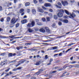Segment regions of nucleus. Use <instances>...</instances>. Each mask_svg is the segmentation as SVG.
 <instances>
[{"mask_svg": "<svg viewBox=\"0 0 79 79\" xmlns=\"http://www.w3.org/2000/svg\"><path fill=\"white\" fill-rule=\"evenodd\" d=\"M59 11L60 12L58 13V14H57V16L59 18H61L62 17V16H63V14L62 13H64V11L63 10L61 9L60 10H59Z\"/></svg>", "mask_w": 79, "mask_h": 79, "instance_id": "1", "label": "nucleus"}, {"mask_svg": "<svg viewBox=\"0 0 79 79\" xmlns=\"http://www.w3.org/2000/svg\"><path fill=\"white\" fill-rule=\"evenodd\" d=\"M16 20V18H15L14 17L10 21V23L11 24V25H13L12 26H10V27H14V25L16 23V21L15 20Z\"/></svg>", "mask_w": 79, "mask_h": 79, "instance_id": "2", "label": "nucleus"}, {"mask_svg": "<svg viewBox=\"0 0 79 79\" xmlns=\"http://www.w3.org/2000/svg\"><path fill=\"white\" fill-rule=\"evenodd\" d=\"M61 3L63 6H66L68 5V2L67 1H61Z\"/></svg>", "mask_w": 79, "mask_h": 79, "instance_id": "3", "label": "nucleus"}, {"mask_svg": "<svg viewBox=\"0 0 79 79\" xmlns=\"http://www.w3.org/2000/svg\"><path fill=\"white\" fill-rule=\"evenodd\" d=\"M57 5H56V6L57 7V8H59L61 9V6H62V5L61 4V3L60 2H58L57 3Z\"/></svg>", "mask_w": 79, "mask_h": 79, "instance_id": "4", "label": "nucleus"}, {"mask_svg": "<svg viewBox=\"0 0 79 79\" xmlns=\"http://www.w3.org/2000/svg\"><path fill=\"white\" fill-rule=\"evenodd\" d=\"M43 71V69H40V70L39 72H38L35 73V76H36L37 75H39V74H40V73H41V72H42V71Z\"/></svg>", "mask_w": 79, "mask_h": 79, "instance_id": "5", "label": "nucleus"}, {"mask_svg": "<svg viewBox=\"0 0 79 79\" xmlns=\"http://www.w3.org/2000/svg\"><path fill=\"white\" fill-rule=\"evenodd\" d=\"M42 63V61H40L37 62H36V63L35 64V65L36 66H39V65H40V64Z\"/></svg>", "mask_w": 79, "mask_h": 79, "instance_id": "6", "label": "nucleus"}, {"mask_svg": "<svg viewBox=\"0 0 79 79\" xmlns=\"http://www.w3.org/2000/svg\"><path fill=\"white\" fill-rule=\"evenodd\" d=\"M44 29L46 30V31L47 32H50V30L48 27H45Z\"/></svg>", "mask_w": 79, "mask_h": 79, "instance_id": "7", "label": "nucleus"}, {"mask_svg": "<svg viewBox=\"0 0 79 79\" xmlns=\"http://www.w3.org/2000/svg\"><path fill=\"white\" fill-rule=\"evenodd\" d=\"M27 20V19H24L21 21V23L22 24H25V23H26Z\"/></svg>", "mask_w": 79, "mask_h": 79, "instance_id": "8", "label": "nucleus"}, {"mask_svg": "<svg viewBox=\"0 0 79 79\" xmlns=\"http://www.w3.org/2000/svg\"><path fill=\"white\" fill-rule=\"evenodd\" d=\"M38 10L39 12L42 13H44V10L42 9H40V8L39 7L38 8Z\"/></svg>", "mask_w": 79, "mask_h": 79, "instance_id": "9", "label": "nucleus"}, {"mask_svg": "<svg viewBox=\"0 0 79 79\" xmlns=\"http://www.w3.org/2000/svg\"><path fill=\"white\" fill-rule=\"evenodd\" d=\"M6 62H7V60H5V61H4L1 62V64L2 66L5 65V64H6V63H6Z\"/></svg>", "mask_w": 79, "mask_h": 79, "instance_id": "10", "label": "nucleus"}, {"mask_svg": "<svg viewBox=\"0 0 79 79\" xmlns=\"http://www.w3.org/2000/svg\"><path fill=\"white\" fill-rule=\"evenodd\" d=\"M31 24V27H34L35 25V22H34V21H32Z\"/></svg>", "mask_w": 79, "mask_h": 79, "instance_id": "11", "label": "nucleus"}, {"mask_svg": "<svg viewBox=\"0 0 79 79\" xmlns=\"http://www.w3.org/2000/svg\"><path fill=\"white\" fill-rule=\"evenodd\" d=\"M44 6H45L47 7L48 6H51V5L50 3H46L44 4Z\"/></svg>", "mask_w": 79, "mask_h": 79, "instance_id": "12", "label": "nucleus"}, {"mask_svg": "<svg viewBox=\"0 0 79 79\" xmlns=\"http://www.w3.org/2000/svg\"><path fill=\"white\" fill-rule=\"evenodd\" d=\"M70 16L72 17L73 18H74L75 17H76V15H75V14L73 13L72 14H70Z\"/></svg>", "mask_w": 79, "mask_h": 79, "instance_id": "13", "label": "nucleus"}, {"mask_svg": "<svg viewBox=\"0 0 79 79\" xmlns=\"http://www.w3.org/2000/svg\"><path fill=\"white\" fill-rule=\"evenodd\" d=\"M0 38H1V39H8V37L3 36L2 35H0Z\"/></svg>", "mask_w": 79, "mask_h": 79, "instance_id": "14", "label": "nucleus"}, {"mask_svg": "<svg viewBox=\"0 0 79 79\" xmlns=\"http://www.w3.org/2000/svg\"><path fill=\"white\" fill-rule=\"evenodd\" d=\"M40 32H45V30L43 28L40 29Z\"/></svg>", "mask_w": 79, "mask_h": 79, "instance_id": "15", "label": "nucleus"}, {"mask_svg": "<svg viewBox=\"0 0 79 79\" xmlns=\"http://www.w3.org/2000/svg\"><path fill=\"white\" fill-rule=\"evenodd\" d=\"M30 5V3L29 2H27L25 3V6L26 7H27V6H29Z\"/></svg>", "mask_w": 79, "mask_h": 79, "instance_id": "16", "label": "nucleus"}, {"mask_svg": "<svg viewBox=\"0 0 79 79\" xmlns=\"http://www.w3.org/2000/svg\"><path fill=\"white\" fill-rule=\"evenodd\" d=\"M52 27L53 28H56V26L55 23H54L52 25Z\"/></svg>", "mask_w": 79, "mask_h": 79, "instance_id": "17", "label": "nucleus"}, {"mask_svg": "<svg viewBox=\"0 0 79 79\" xmlns=\"http://www.w3.org/2000/svg\"><path fill=\"white\" fill-rule=\"evenodd\" d=\"M7 6L9 7L10 6V5H11V3L8 2L7 3Z\"/></svg>", "mask_w": 79, "mask_h": 79, "instance_id": "18", "label": "nucleus"}, {"mask_svg": "<svg viewBox=\"0 0 79 79\" xmlns=\"http://www.w3.org/2000/svg\"><path fill=\"white\" fill-rule=\"evenodd\" d=\"M32 13L33 14H36V10L35 9H33L32 10Z\"/></svg>", "mask_w": 79, "mask_h": 79, "instance_id": "19", "label": "nucleus"}, {"mask_svg": "<svg viewBox=\"0 0 79 79\" xmlns=\"http://www.w3.org/2000/svg\"><path fill=\"white\" fill-rule=\"evenodd\" d=\"M31 23H29L27 24V27H31Z\"/></svg>", "mask_w": 79, "mask_h": 79, "instance_id": "20", "label": "nucleus"}, {"mask_svg": "<svg viewBox=\"0 0 79 79\" xmlns=\"http://www.w3.org/2000/svg\"><path fill=\"white\" fill-rule=\"evenodd\" d=\"M63 22L64 23H68V20L66 19L63 20Z\"/></svg>", "mask_w": 79, "mask_h": 79, "instance_id": "21", "label": "nucleus"}, {"mask_svg": "<svg viewBox=\"0 0 79 79\" xmlns=\"http://www.w3.org/2000/svg\"><path fill=\"white\" fill-rule=\"evenodd\" d=\"M74 65H70L68 66V67H69V68H74Z\"/></svg>", "mask_w": 79, "mask_h": 79, "instance_id": "22", "label": "nucleus"}, {"mask_svg": "<svg viewBox=\"0 0 79 79\" xmlns=\"http://www.w3.org/2000/svg\"><path fill=\"white\" fill-rule=\"evenodd\" d=\"M37 24L38 25V26H42V23L41 22H38L37 23Z\"/></svg>", "mask_w": 79, "mask_h": 79, "instance_id": "23", "label": "nucleus"}, {"mask_svg": "<svg viewBox=\"0 0 79 79\" xmlns=\"http://www.w3.org/2000/svg\"><path fill=\"white\" fill-rule=\"evenodd\" d=\"M13 56V53H9L8 54V57H10Z\"/></svg>", "mask_w": 79, "mask_h": 79, "instance_id": "24", "label": "nucleus"}, {"mask_svg": "<svg viewBox=\"0 0 79 79\" xmlns=\"http://www.w3.org/2000/svg\"><path fill=\"white\" fill-rule=\"evenodd\" d=\"M54 18L55 19H58V17L56 15H55L54 16Z\"/></svg>", "mask_w": 79, "mask_h": 79, "instance_id": "25", "label": "nucleus"}, {"mask_svg": "<svg viewBox=\"0 0 79 79\" xmlns=\"http://www.w3.org/2000/svg\"><path fill=\"white\" fill-rule=\"evenodd\" d=\"M24 11V9H20V13H23V12Z\"/></svg>", "mask_w": 79, "mask_h": 79, "instance_id": "26", "label": "nucleus"}, {"mask_svg": "<svg viewBox=\"0 0 79 79\" xmlns=\"http://www.w3.org/2000/svg\"><path fill=\"white\" fill-rule=\"evenodd\" d=\"M68 64H67L66 65H65L63 67V69H65L66 68H67V67H68Z\"/></svg>", "mask_w": 79, "mask_h": 79, "instance_id": "27", "label": "nucleus"}, {"mask_svg": "<svg viewBox=\"0 0 79 79\" xmlns=\"http://www.w3.org/2000/svg\"><path fill=\"white\" fill-rule=\"evenodd\" d=\"M65 11L66 14H67L68 15H69V12H68V10H65Z\"/></svg>", "mask_w": 79, "mask_h": 79, "instance_id": "28", "label": "nucleus"}, {"mask_svg": "<svg viewBox=\"0 0 79 79\" xmlns=\"http://www.w3.org/2000/svg\"><path fill=\"white\" fill-rule=\"evenodd\" d=\"M28 31L29 32H32V29H31L30 28H29L28 29Z\"/></svg>", "mask_w": 79, "mask_h": 79, "instance_id": "29", "label": "nucleus"}, {"mask_svg": "<svg viewBox=\"0 0 79 79\" xmlns=\"http://www.w3.org/2000/svg\"><path fill=\"white\" fill-rule=\"evenodd\" d=\"M25 61H26V60H22L21 61H20V62H21V63H20V64H21V63H24V62H25Z\"/></svg>", "mask_w": 79, "mask_h": 79, "instance_id": "30", "label": "nucleus"}, {"mask_svg": "<svg viewBox=\"0 0 79 79\" xmlns=\"http://www.w3.org/2000/svg\"><path fill=\"white\" fill-rule=\"evenodd\" d=\"M10 17H7V21H8V22H9V21H10Z\"/></svg>", "mask_w": 79, "mask_h": 79, "instance_id": "31", "label": "nucleus"}, {"mask_svg": "<svg viewBox=\"0 0 79 79\" xmlns=\"http://www.w3.org/2000/svg\"><path fill=\"white\" fill-rule=\"evenodd\" d=\"M19 23H17L16 25H15V27H16L17 28V27H19Z\"/></svg>", "mask_w": 79, "mask_h": 79, "instance_id": "32", "label": "nucleus"}, {"mask_svg": "<svg viewBox=\"0 0 79 79\" xmlns=\"http://www.w3.org/2000/svg\"><path fill=\"white\" fill-rule=\"evenodd\" d=\"M46 19L47 20V21H50V17H47L46 18Z\"/></svg>", "mask_w": 79, "mask_h": 79, "instance_id": "33", "label": "nucleus"}, {"mask_svg": "<svg viewBox=\"0 0 79 79\" xmlns=\"http://www.w3.org/2000/svg\"><path fill=\"white\" fill-rule=\"evenodd\" d=\"M6 55V53H1V54H0V56H4V55Z\"/></svg>", "mask_w": 79, "mask_h": 79, "instance_id": "34", "label": "nucleus"}, {"mask_svg": "<svg viewBox=\"0 0 79 79\" xmlns=\"http://www.w3.org/2000/svg\"><path fill=\"white\" fill-rule=\"evenodd\" d=\"M19 48H20V50H23V46H19Z\"/></svg>", "mask_w": 79, "mask_h": 79, "instance_id": "35", "label": "nucleus"}, {"mask_svg": "<svg viewBox=\"0 0 79 79\" xmlns=\"http://www.w3.org/2000/svg\"><path fill=\"white\" fill-rule=\"evenodd\" d=\"M76 63V61H73L70 62V64H75V63Z\"/></svg>", "mask_w": 79, "mask_h": 79, "instance_id": "36", "label": "nucleus"}, {"mask_svg": "<svg viewBox=\"0 0 79 79\" xmlns=\"http://www.w3.org/2000/svg\"><path fill=\"white\" fill-rule=\"evenodd\" d=\"M64 36H66V35H63L62 36H59V37H57V38H61V37H64Z\"/></svg>", "mask_w": 79, "mask_h": 79, "instance_id": "37", "label": "nucleus"}, {"mask_svg": "<svg viewBox=\"0 0 79 79\" xmlns=\"http://www.w3.org/2000/svg\"><path fill=\"white\" fill-rule=\"evenodd\" d=\"M74 67H75V68H78L79 67V65L74 64Z\"/></svg>", "mask_w": 79, "mask_h": 79, "instance_id": "38", "label": "nucleus"}, {"mask_svg": "<svg viewBox=\"0 0 79 79\" xmlns=\"http://www.w3.org/2000/svg\"><path fill=\"white\" fill-rule=\"evenodd\" d=\"M15 35H12V36H9V37L11 38V39H13L14 37H15Z\"/></svg>", "mask_w": 79, "mask_h": 79, "instance_id": "39", "label": "nucleus"}, {"mask_svg": "<svg viewBox=\"0 0 79 79\" xmlns=\"http://www.w3.org/2000/svg\"><path fill=\"white\" fill-rule=\"evenodd\" d=\"M45 60H47V59H48V56L47 55H46L45 56Z\"/></svg>", "mask_w": 79, "mask_h": 79, "instance_id": "40", "label": "nucleus"}, {"mask_svg": "<svg viewBox=\"0 0 79 79\" xmlns=\"http://www.w3.org/2000/svg\"><path fill=\"white\" fill-rule=\"evenodd\" d=\"M10 68H9L6 70H5V72H8L9 71V70H10Z\"/></svg>", "mask_w": 79, "mask_h": 79, "instance_id": "41", "label": "nucleus"}, {"mask_svg": "<svg viewBox=\"0 0 79 79\" xmlns=\"http://www.w3.org/2000/svg\"><path fill=\"white\" fill-rule=\"evenodd\" d=\"M52 48L53 50H56V49H57V47H52Z\"/></svg>", "mask_w": 79, "mask_h": 79, "instance_id": "42", "label": "nucleus"}, {"mask_svg": "<svg viewBox=\"0 0 79 79\" xmlns=\"http://www.w3.org/2000/svg\"><path fill=\"white\" fill-rule=\"evenodd\" d=\"M58 24L59 26H61V25L62 24V23H61V22H58Z\"/></svg>", "mask_w": 79, "mask_h": 79, "instance_id": "43", "label": "nucleus"}, {"mask_svg": "<svg viewBox=\"0 0 79 79\" xmlns=\"http://www.w3.org/2000/svg\"><path fill=\"white\" fill-rule=\"evenodd\" d=\"M42 44H43V45H50V44L48 43H42Z\"/></svg>", "mask_w": 79, "mask_h": 79, "instance_id": "44", "label": "nucleus"}, {"mask_svg": "<svg viewBox=\"0 0 79 79\" xmlns=\"http://www.w3.org/2000/svg\"><path fill=\"white\" fill-rule=\"evenodd\" d=\"M23 36H21L20 37H14V39H19V38H22Z\"/></svg>", "mask_w": 79, "mask_h": 79, "instance_id": "45", "label": "nucleus"}, {"mask_svg": "<svg viewBox=\"0 0 79 79\" xmlns=\"http://www.w3.org/2000/svg\"><path fill=\"white\" fill-rule=\"evenodd\" d=\"M59 20L60 21H62L63 22V19H59Z\"/></svg>", "mask_w": 79, "mask_h": 79, "instance_id": "46", "label": "nucleus"}, {"mask_svg": "<svg viewBox=\"0 0 79 79\" xmlns=\"http://www.w3.org/2000/svg\"><path fill=\"white\" fill-rule=\"evenodd\" d=\"M27 13H29L30 12V9H27Z\"/></svg>", "mask_w": 79, "mask_h": 79, "instance_id": "47", "label": "nucleus"}, {"mask_svg": "<svg viewBox=\"0 0 79 79\" xmlns=\"http://www.w3.org/2000/svg\"><path fill=\"white\" fill-rule=\"evenodd\" d=\"M52 61H53V59H52V58H51V59H50L49 62H50V63H51V62H52Z\"/></svg>", "mask_w": 79, "mask_h": 79, "instance_id": "48", "label": "nucleus"}, {"mask_svg": "<svg viewBox=\"0 0 79 79\" xmlns=\"http://www.w3.org/2000/svg\"><path fill=\"white\" fill-rule=\"evenodd\" d=\"M42 20L44 22H45V18H42Z\"/></svg>", "mask_w": 79, "mask_h": 79, "instance_id": "49", "label": "nucleus"}, {"mask_svg": "<svg viewBox=\"0 0 79 79\" xmlns=\"http://www.w3.org/2000/svg\"><path fill=\"white\" fill-rule=\"evenodd\" d=\"M49 16H50V17H51V18H52V14H49Z\"/></svg>", "mask_w": 79, "mask_h": 79, "instance_id": "50", "label": "nucleus"}, {"mask_svg": "<svg viewBox=\"0 0 79 79\" xmlns=\"http://www.w3.org/2000/svg\"><path fill=\"white\" fill-rule=\"evenodd\" d=\"M16 49H17V50H20L19 47H16Z\"/></svg>", "mask_w": 79, "mask_h": 79, "instance_id": "51", "label": "nucleus"}, {"mask_svg": "<svg viewBox=\"0 0 79 79\" xmlns=\"http://www.w3.org/2000/svg\"><path fill=\"white\" fill-rule=\"evenodd\" d=\"M3 10L2 9V6H0V11H2Z\"/></svg>", "mask_w": 79, "mask_h": 79, "instance_id": "52", "label": "nucleus"}, {"mask_svg": "<svg viewBox=\"0 0 79 79\" xmlns=\"http://www.w3.org/2000/svg\"><path fill=\"white\" fill-rule=\"evenodd\" d=\"M20 64H21V63H19L18 64L15 65L16 67H18V66H19V65H20Z\"/></svg>", "mask_w": 79, "mask_h": 79, "instance_id": "53", "label": "nucleus"}, {"mask_svg": "<svg viewBox=\"0 0 79 79\" xmlns=\"http://www.w3.org/2000/svg\"><path fill=\"white\" fill-rule=\"evenodd\" d=\"M71 49H72V48L69 49L67 51H66V52H69V51L70 50H71Z\"/></svg>", "mask_w": 79, "mask_h": 79, "instance_id": "54", "label": "nucleus"}, {"mask_svg": "<svg viewBox=\"0 0 79 79\" xmlns=\"http://www.w3.org/2000/svg\"><path fill=\"white\" fill-rule=\"evenodd\" d=\"M16 60H13L12 61L10 62V63H16Z\"/></svg>", "mask_w": 79, "mask_h": 79, "instance_id": "55", "label": "nucleus"}, {"mask_svg": "<svg viewBox=\"0 0 79 79\" xmlns=\"http://www.w3.org/2000/svg\"><path fill=\"white\" fill-rule=\"evenodd\" d=\"M34 3H37V0H34Z\"/></svg>", "mask_w": 79, "mask_h": 79, "instance_id": "56", "label": "nucleus"}, {"mask_svg": "<svg viewBox=\"0 0 79 79\" xmlns=\"http://www.w3.org/2000/svg\"><path fill=\"white\" fill-rule=\"evenodd\" d=\"M4 21V19L3 18H2L1 19V22H3Z\"/></svg>", "mask_w": 79, "mask_h": 79, "instance_id": "57", "label": "nucleus"}, {"mask_svg": "<svg viewBox=\"0 0 79 79\" xmlns=\"http://www.w3.org/2000/svg\"><path fill=\"white\" fill-rule=\"evenodd\" d=\"M23 68V67H19L17 68V69H22Z\"/></svg>", "mask_w": 79, "mask_h": 79, "instance_id": "58", "label": "nucleus"}, {"mask_svg": "<svg viewBox=\"0 0 79 79\" xmlns=\"http://www.w3.org/2000/svg\"><path fill=\"white\" fill-rule=\"evenodd\" d=\"M49 11L50 12H53V10L52 9H50Z\"/></svg>", "mask_w": 79, "mask_h": 79, "instance_id": "59", "label": "nucleus"}, {"mask_svg": "<svg viewBox=\"0 0 79 79\" xmlns=\"http://www.w3.org/2000/svg\"><path fill=\"white\" fill-rule=\"evenodd\" d=\"M16 70H18V69H16V68H15L13 70V71H16Z\"/></svg>", "mask_w": 79, "mask_h": 79, "instance_id": "60", "label": "nucleus"}, {"mask_svg": "<svg viewBox=\"0 0 79 79\" xmlns=\"http://www.w3.org/2000/svg\"><path fill=\"white\" fill-rule=\"evenodd\" d=\"M59 56H62V53H60L59 54Z\"/></svg>", "mask_w": 79, "mask_h": 79, "instance_id": "61", "label": "nucleus"}, {"mask_svg": "<svg viewBox=\"0 0 79 79\" xmlns=\"http://www.w3.org/2000/svg\"><path fill=\"white\" fill-rule=\"evenodd\" d=\"M31 79H36V78L35 77H32L31 78Z\"/></svg>", "mask_w": 79, "mask_h": 79, "instance_id": "62", "label": "nucleus"}, {"mask_svg": "<svg viewBox=\"0 0 79 79\" xmlns=\"http://www.w3.org/2000/svg\"><path fill=\"white\" fill-rule=\"evenodd\" d=\"M35 21H36V22H39V19H35Z\"/></svg>", "mask_w": 79, "mask_h": 79, "instance_id": "63", "label": "nucleus"}, {"mask_svg": "<svg viewBox=\"0 0 79 79\" xmlns=\"http://www.w3.org/2000/svg\"><path fill=\"white\" fill-rule=\"evenodd\" d=\"M26 76L27 77H30V74L27 75H26Z\"/></svg>", "mask_w": 79, "mask_h": 79, "instance_id": "64", "label": "nucleus"}]
</instances>
